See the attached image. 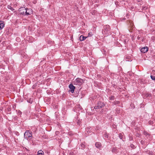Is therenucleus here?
<instances>
[{
    "instance_id": "f257e3e1",
    "label": "nucleus",
    "mask_w": 155,
    "mask_h": 155,
    "mask_svg": "<svg viewBox=\"0 0 155 155\" xmlns=\"http://www.w3.org/2000/svg\"><path fill=\"white\" fill-rule=\"evenodd\" d=\"M103 34L106 36H107L110 34V28L108 25H106L104 26L103 29L102 31Z\"/></svg>"
},
{
    "instance_id": "f03ea898",
    "label": "nucleus",
    "mask_w": 155,
    "mask_h": 155,
    "mask_svg": "<svg viewBox=\"0 0 155 155\" xmlns=\"http://www.w3.org/2000/svg\"><path fill=\"white\" fill-rule=\"evenodd\" d=\"M84 82V80L83 79L78 78L75 80L73 83L74 85H78L80 86Z\"/></svg>"
},
{
    "instance_id": "7ed1b4c3",
    "label": "nucleus",
    "mask_w": 155,
    "mask_h": 155,
    "mask_svg": "<svg viewBox=\"0 0 155 155\" xmlns=\"http://www.w3.org/2000/svg\"><path fill=\"white\" fill-rule=\"evenodd\" d=\"M105 105V104L104 102L99 101L97 103V105L94 107V108L95 109H97L101 108L104 106Z\"/></svg>"
},
{
    "instance_id": "20e7f679",
    "label": "nucleus",
    "mask_w": 155,
    "mask_h": 155,
    "mask_svg": "<svg viewBox=\"0 0 155 155\" xmlns=\"http://www.w3.org/2000/svg\"><path fill=\"white\" fill-rule=\"evenodd\" d=\"M32 134L29 130H27L24 134L25 139L28 140L30 137H32Z\"/></svg>"
},
{
    "instance_id": "39448f33",
    "label": "nucleus",
    "mask_w": 155,
    "mask_h": 155,
    "mask_svg": "<svg viewBox=\"0 0 155 155\" xmlns=\"http://www.w3.org/2000/svg\"><path fill=\"white\" fill-rule=\"evenodd\" d=\"M18 11L21 14L24 15H26V8H25L21 7L19 8Z\"/></svg>"
},
{
    "instance_id": "423d86ee",
    "label": "nucleus",
    "mask_w": 155,
    "mask_h": 155,
    "mask_svg": "<svg viewBox=\"0 0 155 155\" xmlns=\"http://www.w3.org/2000/svg\"><path fill=\"white\" fill-rule=\"evenodd\" d=\"M69 87L70 89L69 91H71L72 93H73L74 92V89L75 88V87L73 86L72 84H70L69 85Z\"/></svg>"
},
{
    "instance_id": "0eeeda50",
    "label": "nucleus",
    "mask_w": 155,
    "mask_h": 155,
    "mask_svg": "<svg viewBox=\"0 0 155 155\" xmlns=\"http://www.w3.org/2000/svg\"><path fill=\"white\" fill-rule=\"evenodd\" d=\"M148 50V48L147 47H144L141 48L140 51L143 53H145L147 52Z\"/></svg>"
},
{
    "instance_id": "6e6552de",
    "label": "nucleus",
    "mask_w": 155,
    "mask_h": 155,
    "mask_svg": "<svg viewBox=\"0 0 155 155\" xmlns=\"http://www.w3.org/2000/svg\"><path fill=\"white\" fill-rule=\"evenodd\" d=\"M32 13V11L31 9L26 8V15H29Z\"/></svg>"
},
{
    "instance_id": "1a4fd4ad",
    "label": "nucleus",
    "mask_w": 155,
    "mask_h": 155,
    "mask_svg": "<svg viewBox=\"0 0 155 155\" xmlns=\"http://www.w3.org/2000/svg\"><path fill=\"white\" fill-rule=\"evenodd\" d=\"M4 27V24L3 21H0V30L2 29Z\"/></svg>"
},
{
    "instance_id": "9d476101",
    "label": "nucleus",
    "mask_w": 155,
    "mask_h": 155,
    "mask_svg": "<svg viewBox=\"0 0 155 155\" xmlns=\"http://www.w3.org/2000/svg\"><path fill=\"white\" fill-rule=\"evenodd\" d=\"M87 37H85L83 35H81L79 38L80 40L81 41H82L86 39Z\"/></svg>"
},
{
    "instance_id": "9b49d317",
    "label": "nucleus",
    "mask_w": 155,
    "mask_h": 155,
    "mask_svg": "<svg viewBox=\"0 0 155 155\" xmlns=\"http://www.w3.org/2000/svg\"><path fill=\"white\" fill-rule=\"evenodd\" d=\"M144 134L145 135V137L147 138H148L150 137V134L148 133L146 131H144Z\"/></svg>"
},
{
    "instance_id": "f8f14e48",
    "label": "nucleus",
    "mask_w": 155,
    "mask_h": 155,
    "mask_svg": "<svg viewBox=\"0 0 155 155\" xmlns=\"http://www.w3.org/2000/svg\"><path fill=\"white\" fill-rule=\"evenodd\" d=\"M95 145L96 147L98 148H100L101 147V144L100 142H96Z\"/></svg>"
},
{
    "instance_id": "ddd939ff",
    "label": "nucleus",
    "mask_w": 155,
    "mask_h": 155,
    "mask_svg": "<svg viewBox=\"0 0 155 155\" xmlns=\"http://www.w3.org/2000/svg\"><path fill=\"white\" fill-rule=\"evenodd\" d=\"M85 147V145L84 143H81V145L79 147V148L81 149H84V148Z\"/></svg>"
},
{
    "instance_id": "4468645a",
    "label": "nucleus",
    "mask_w": 155,
    "mask_h": 155,
    "mask_svg": "<svg viewBox=\"0 0 155 155\" xmlns=\"http://www.w3.org/2000/svg\"><path fill=\"white\" fill-rule=\"evenodd\" d=\"M44 153V152L41 150H39L38 152V155H42Z\"/></svg>"
},
{
    "instance_id": "2eb2a0df",
    "label": "nucleus",
    "mask_w": 155,
    "mask_h": 155,
    "mask_svg": "<svg viewBox=\"0 0 155 155\" xmlns=\"http://www.w3.org/2000/svg\"><path fill=\"white\" fill-rule=\"evenodd\" d=\"M149 155H153V153L152 151H147L146 152Z\"/></svg>"
},
{
    "instance_id": "dca6fc26",
    "label": "nucleus",
    "mask_w": 155,
    "mask_h": 155,
    "mask_svg": "<svg viewBox=\"0 0 155 155\" xmlns=\"http://www.w3.org/2000/svg\"><path fill=\"white\" fill-rule=\"evenodd\" d=\"M104 136L107 138H108L109 137V134L106 133L104 134Z\"/></svg>"
},
{
    "instance_id": "f3484780",
    "label": "nucleus",
    "mask_w": 155,
    "mask_h": 155,
    "mask_svg": "<svg viewBox=\"0 0 155 155\" xmlns=\"http://www.w3.org/2000/svg\"><path fill=\"white\" fill-rule=\"evenodd\" d=\"M8 8L9 9H10L12 11H13L14 10V9L10 5H8Z\"/></svg>"
},
{
    "instance_id": "a211bd4d",
    "label": "nucleus",
    "mask_w": 155,
    "mask_h": 155,
    "mask_svg": "<svg viewBox=\"0 0 155 155\" xmlns=\"http://www.w3.org/2000/svg\"><path fill=\"white\" fill-rule=\"evenodd\" d=\"M119 137L120 139H122L123 137V135L122 134L120 133L119 134Z\"/></svg>"
},
{
    "instance_id": "6ab92c4d",
    "label": "nucleus",
    "mask_w": 155,
    "mask_h": 155,
    "mask_svg": "<svg viewBox=\"0 0 155 155\" xmlns=\"http://www.w3.org/2000/svg\"><path fill=\"white\" fill-rule=\"evenodd\" d=\"M114 96H111L109 97V99L110 100H114Z\"/></svg>"
},
{
    "instance_id": "aec40b11",
    "label": "nucleus",
    "mask_w": 155,
    "mask_h": 155,
    "mask_svg": "<svg viewBox=\"0 0 155 155\" xmlns=\"http://www.w3.org/2000/svg\"><path fill=\"white\" fill-rule=\"evenodd\" d=\"M32 100L31 99H28L27 100V102L29 103H30L31 104L32 102Z\"/></svg>"
},
{
    "instance_id": "412c9836",
    "label": "nucleus",
    "mask_w": 155,
    "mask_h": 155,
    "mask_svg": "<svg viewBox=\"0 0 155 155\" xmlns=\"http://www.w3.org/2000/svg\"><path fill=\"white\" fill-rule=\"evenodd\" d=\"M147 8V7H146L145 6H143L142 7V10H145Z\"/></svg>"
},
{
    "instance_id": "4be33fe9",
    "label": "nucleus",
    "mask_w": 155,
    "mask_h": 155,
    "mask_svg": "<svg viewBox=\"0 0 155 155\" xmlns=\"http://www.w3.org/2000/svg\"><path fill=\"white\" fill-rule=\"evenodd\" d=\"M146 96L147 97H151V94L150 93H147L146 94Z\"/></svg>"
},
{
    "instance_id": "5701e85b",
    "label": "nucleus",
    "mask_w": 155,
    "mask_h": 155,
    "mask_svg": "<svg viewBox=\"0 0 155 155\" xmlns=\"http://www.w3.org/2000/svg\"><path fill=\"white\" fill-rule=\"evenodd\" d=\"M130 147L132 148H133V149H134L135 148V146L132 144H130Z\"/></svg>"
},
{
    "instance_id": "b1692460",
    "label": "nucleus",
    "mask_w": 155,
    "mask_h": 155,
    "mask_svg": "<svg viewBox=\"0 0 155 155\" xmlns=\"http://www.w3.org/2000/svg\"><path fill=\"white\" fill-rule=\"evenodd\" d=\"M148 123L150 125H152L153 124V121L151 120H150L149 121Z\"/></svg>"
},
{
    "instance_id": "393cba45",
    "label": "nucleus",
    "mask_w": 155,
    "mask_h": 155,
    "mask_svg": "<svg viewBox=\"0 0 155 155\" xmlns=\"http://www.w3.org/2000/svg\"><path fill=\"white\" fill-rule=\"evenodd\" d=\"M129 40V39L128 38H126L124 40V42L125 43H126V42L128 41Z\"/></svg>"
},
{
    "instance_id": "a878e982",
    "label": "nucleus",
    "mask_w": 155,
    "mask_h": 155,
    "mask_svg": "<svg viewBox=\"0 0 155 155\" xmlns=\"http://www.w3.org/2000/svg\"><path fill=\"white\" fill-rule=\"evenodd\" d=\"M150 77L152 80H155V76L151 75L150 76Z\"/></svg>"
},
{
    "instance_id": "bb28decb",
    "label": "nucleus",
    "mask_w": 155,
    "mask_h": 155,
    "mask_svg": "<svg viewBox=\"0 0 155 155\" xmlns=\"http://www.w3.org/2000/svg\"><path fill=\"white\" fill-rule=\"evenodd\" d=\"M88 37H91L93 35V34L92 32H90L88 33Z\"/></svg>"
},
{
    "instance_id": "cd10ccee",
    "label": "nucleus",
    "mask_w": 155,
    "mask_h": 155,
    "mask_svg": "<svg viewBox=\"0 0 155 155\" xmlns=\"http://www.w3.org/2000/svg\"><path fill=\"white\" fill-rule=\"evenodd\" d=\"M120 102L118 101H116L114 102V104L115 105H116L117 104H119Z\"/></svg>"
},
{
    "instance_id": "c85d7f7f",
    "label": "nucleus",
    "mask_w": 155,
    "mask_h": 155,
    "mask_svg": "<svg viewBox=\"0 0 155 155\" xmlns=\"http://www.w3.org/2000/svg\"><path fill=\"white\" fill-rule=\"evenodd\" d=\"M138 34L139 35H141V34H142V31L141 30H138Z\"/></svg>"
},
{
    "instance_id": "c756f323",
    "label": "nucleus",
    "mask_w": 155,
    "mask_h": 155,
    "mask_svg": "<svg viewBox=\"0 0 155 155\" xmlns=\"http://www.w3.org/2000/svg\"><path fill=\"white\" fill-rule=\"evenodd\" d=\"M141 37V35H138L137 38V39L138 40H139Z\"/></svg>"
},
{
    "instance_id": "7c9ffc66",
    "label": "nucleus",
    "mask_w": 155,
    "mask_h": 155,
    "mask_svg": "<svg viewBox=\"0 0 155 155\" xmlns=\"http://www.w3.org/2000/svg\"><path fill=\"white\" fill-rule=\"evenodd\" d=\"M116 148L113 147L112 149V152H115L116 151Z\"/></svg>"
},
{
    "instance_id": "2f4dec72",
    "label": "nucleus",
    "mask_w": 155,
    "mask_h": 155,
    "mask_svg": "<svg viewBox=\"0 0 155 155\" xmlns=\"http://www.w3.org/2000/svg\"><path fill=\"white\" fill-rule=\"evenodd\" d=\"M59 134V132L58 131H56L55 134L56 135H58Z\"/></svg>"
},
{
    "instance_id": "473e14b6",
    "label": "nucleus",
    "mask_w": 155,
    "mask_h": 155,
    "mask_svg": "<svg viewBox=\"0 0 155 155\" xmlns=\"http://www.w3.org/2000/svg\"><path fill=\"white\" fill-rule=\"evenodd\" d=\"M96 130H99V128L98 127H97L95 129Z\"/></svg>"
},
{
    "instance_id": "72a5a7b5",
    "label": "nucleus",
    "mask_w": 155,
    "mask_h": 155,
    "mask_svg": "<svg viewBox=\"0 0 155 155\" xmlns=\"http://www.w3.org/2000/svg\"><path fill=\"white\" fill-rule=\"evenodd\" d=\"M96 12V11H95V10H94V14H93V13H92V14L93 15H94L95 13Z\"/></svg>"
},
{
    "instance_id": "f704fd0d",
    "label": "nucleus",
    "mask_w": 155,
    "mask_h": 155,
    "mask_svg": "<svg viewBox=\"0 0 155 155\" xmlns=\"http://www.w3.org/2000/svg\"><path fill=\"white\" fill-rule=\"evenodd\" d=\"M35 87V85H33L32 86V88L33 89H34Z\"/></svg>"
},
{
    "instance_id": "c9c22d12",
    "label": "nucleus",
    "mask_w": 155,
    "mask_h": 155,
    "mask_svg": "<svg viewBox=\"0 0 155 155\" xmlns=\"http://www.w3.org/2000/svg\"><path fill=\"white\" fill-rule=\"evenodd\" d=\"M19 113H20V114H21V111H20L19 110Z\"/></svg>"
}]
</instances>
